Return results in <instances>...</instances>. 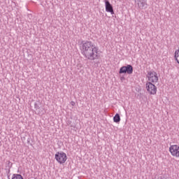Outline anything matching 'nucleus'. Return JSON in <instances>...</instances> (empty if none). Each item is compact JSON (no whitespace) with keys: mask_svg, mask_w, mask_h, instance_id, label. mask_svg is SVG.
<instances>
[{"mask_svg":"<svg viewBox=\"0 0 179 179\" xmlns=\"http://www.w3.org/2000/svg\"><path fill=\"white\" fill-rule=\"evenodd\" d=\"M81 52L85 58L90 61L99 59L100 54L99 53V48L96 47L92 41H83L81 42Z\"/></svg>","mask_w":179,"mask_h":179,"instance_id":"nucleus-1","label":"nucleus"},{"mask_svg":"<svg viewBox=\"0 0 179 179\" xmlns=\"http://www.w3.org/2000/svg\"><path fill=\"white\" fill-rule=\"evenodd\" d=\"M146 78L148 79V83H157L159 82V76L157 73L153 70L148 71Z\"/></svg>","mask_w":179,"mask_h":179,"instance_id":"nucleus-2","label":"nucleus"},{"mask_svg":"<svg viewBox=\"0 0 179 179\" xmlns=\"http://www.w3.org/2000/svg\"><path fill=\"white\" fill-rule=\"evenodd\" d=\"M55 159L57 163H59V164H64L66 160H68V157L66 156V154L64 152H57L55 155Z\"/></svg>","mask_w":179,"mask_h":179,"instance_id":"nucleus-3","label":"nucleus"},{"mask_svg":"<svg viewBox=\"0 0 179 179\" xmlns=\"http://www.w3.org/2000/svg\"><path fill=\"white\" fill-rule=\"evenodd\" d=\"M134 73V67L131 64L123 66L120 69L119 73H127V75H132Z\"/></svg>","mask_w":179,"mask_h":179,"instance_id":"nucleus-4","label":"nucleus"},{"mask_svg":"<svg viewBox=\"0 0 179 179\" xmlns=\"http://www.w3.org/2000/svg\"><path fill=\"white\" fill-rule=\"evenodd\" d=\"M145 89L147 90V92L150 93V94L155 95L156 93H157V87H156L153 83H146Z\"/></svg>","mask_w":179,"mask_h":179,"instance_id":"nucleus-5","label":"nucleus"},{"mask_svg":"<svg viewBox=\"0 0 179 179\" xmlns=\"http://www.w3.org/2000/svg\"><path fill=\"white\" fill-rule=\"evenodd\" d=\"M169 152L175 157H179V146L177 145H171Z\"/></svg>","mask_w":179,"mask_h":179,"instance_id":"nucleus-6","label":"nucleus"},{"mask_svg":"<svg viewBox=\"0 0 179 179\" xmlns=\"http://www.w3.org/2000/svg\"><path fill=\"white\" fill-rule=\"evenodd\" d=\"M103 2L105 3V9L106 12H108V13H110L111 15H114V8H113V5L108 0H103Z\"/></svg>","mask_w":179,"mask_h":179,"instance_id":"nucleus-7","label":"nucleus"},{"mask_svg":"<svg viewBox=\"0 0 179 179\" xmlns=\"http://www.w3.org/2000/svg\"><path fill=\"white\" fill-rule=\"evenodd\" d=\"M134 2L140 10L145 9V6L148 5L146 0H134Z\"/></svg>","mask_w":179,"mask_h":179,"instance_id":"nucleus-8","label":"nucleus"},{"mask_svg":"<svg viewBox=\"0 0 179 179\" xmlns=\"http://www.w3.org/2000/svg\"><path fill=\"white\" fill-rule=\"evenodd\" d=\"M34 108L39 115L40 114H44V108L40 107L39 101H37L34 103Z\"/></svg>","mask_w":179,"mask_h":179,"instance_id":"nucleus-9","label":"nucleus"},{"mask_svg":"<svg viewBox=\"0 0 179 179\" xmlns=\"http://www.w3.org/2000/svg\"><path fill=\"white\" fill-rule=\"evenodd\" d=\"M113 121L116 122V124H118L120 121H121V117L120 116V114L116 113L115 116L113 117Z\"/></svg>","mask_w":179,"mask_h":179,"instance_id":"nucleus-10","label":"nucleus"},{"mask_svg":"<svg viewBox=\"0 0 179 179\" xmlns=\"http://www.w3.org/2000/svg\"><path fill=\"white\" fill-rule=\"evenodd\" d=\"M27 143H28L29 145H31V143H30V138H28V139H27Z\"/></svg>","mask_w":179,"mask_h":179,"instance_id":"nucleus-11","label":"nucleus"},{"mask_svg":"<svg viewBox=\"0 0 179 179\" xmlns=\"http://www.w3.org/2000/svg\"><path fill=\"white\" fill-rule=\"evenodd\" d=\"M120 80H125V78L124 77H120Z\"/></svg>","mask_w":179,"mask_h":179,"instance_id":"nucleus-12","label":"nucleus"},{"mask_svg":"<svg viewBox=\"0 0 179 179\" xmlns=\"http://www.w3.org/2000/svg\"><path fill=\"white\" fill-rule=\"evenodd\" d=\"M160 179H166V178L161 177Z\"/></svg>","mask_w":179,"mask_h":179,"instance_id":"nucleus-13","label":"nucleus"},{"mask_svg":"<svg viewBox=\"0 0 179 179\" xmlns=\"http://www.w3.org/2000/svg\"><path fill=\"white\" fill-rule=\"evenodd\" d=\"M73 103H72V106H73V104H75V102H72Z\"/></svg>","mask_w":179,"mask_h":179,"instance_id":"nucleus-14","label":"nucleus"},{"mask_svg":"<svg viewBox=\"0 0 179 179\" xmlns=\"http://www.w3.org/2000/svg\"><path fill=\"white\" fill-rule=\"evenodd\" d=\"M73 103H72V106H73V104H75V102H72Z\"/></svg>","mask_w":179,"mask_h":179,"instance_id":"nucleus-15","label":"nucleus"},{"mask_svg":"<svg viewBox=\"0 0 179 179\" xmlns=\"http://www.w3.org/2000/svg\"><path fill=\"white\" fill-rule=\"evenodd\" d=\"M73 103H72V106H73V104H75V102H72Z\"/></svg>","mask_w":179,"mask_h":179,"instance_id":"nucleus-16","label":"nucleus"},{"mask_svg":"<svg viewBox=\"0 0 179 179\" xmlns=\"http://www.w3.org/2000/svg\"><path fill=\"white\" fill-rule=\"evenodd\" d=\"M73 103H72V106H73V104H75V102H72Z\"/></svg>","mask_w":179,"mask_h":179,"instance_id":"nucleus-17","label":"nucleus"},{"mask_svg":"<svg viewBox=\"0 0 179 179\" xmlns=\"http://www.w3.org/2000/svg\"><path fill=\"white\" fill-rule=\"evenodd\" d=\"M9 171H10V170H8V173H9Z\"/></svg>","mask_w":179,"mask_h":179,"instance_id":"nucleus-18","label":"nucleus"}]
</instances>
